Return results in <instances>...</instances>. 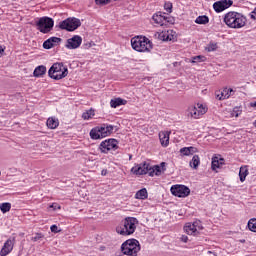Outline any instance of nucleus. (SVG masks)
<instances>
[{"label": "nucleus", "instance_id": "1", "mask_svg": "<svg viewBox=\"0 0 256 256\" xmlns=\"http://www.w3.org/2000/svg\"><path fill=\"white\" fill-rule=\"evenodd\" d=\"M138 223L139 220H137V218L127 217L116 227V233H118V235H123V237L133 235L137 229Z\"/></svg>", "mask_w": 256, "mask_h": 256}, {"label": "nucleus", "instance_id": "2", "mask_svg": "<svg viewBox=\"0 0 256 256\" xmlns=\"http://www.w3.org/2000/svg\"><path fill=\"white\" fill-rule=\"evenodd\" d=\"M224 22L231 29H241L245 27L247 18L239 12H228L224 17Z\"/></svg>", "mask_w": 256, "mask_h": 256}, {"label": "nucleus", "instance_id": "3", "mask_svg": "<svg viewBox=\"0 0 256 256\" xmlns=\"http://www.w3.org/2000/svg\"><path fill=\"white\" fill-rule=\"evenodd\" d=\"M132 49L138 53H149L153 49L151 41L145 36H136L131 39Z\"/></svg>", "mask_w": 256, "mask_h": 256}, {"label": "nucleus", "instance_id": "4", "mask_svg": "<svg viewBox=\"0 0 256 256\" xmlns=\"http://www.w3.org/2000/svg\"><path fill=\"white\" fill-rule=\"evenodd\" d=\"M48 75L51 79L60 81V79H65L69 75V69L63 63L56 62L48 70Z\"/></svg>", "mask_w": 256, "mask_h": 256}, {"label": "nucleus", "instance_id": "5", "mask_svg": "<svg viewBox=\"0 0 256 256\" xmlns=\"http://www.w3.org/2000/svg\"><path fill=\"white\" fill-rule=\"evenodd\" d=\"M114 129H115V126L113 125L102 124L101 126H97L91 129L90 137L91 139H94V140L103 139L105 137H109V135L113 133Z\"/></svg>", "mask_w": 256, "mask_h": 256}, {"label": "nucleus", "instance_id": "6", "mask_svg": "<svg viewBox=\"0 0 256 256\" xmlns=\"http://www.w3.org/2000/svg\"><path fill=\"white\" fill-rule=\"evenodd\" d=\"M141 251V244L137 239H128L121 245V252L126 256H137Z\"/></svg>", "mask_w": 256, "mask_h": 256}, {"label": "nucleus", "instance_id": "7", "mask_svg": "<svg viewBox=\"0 0 256 256\" xmlns=\"http://www.w3.org/2000/svg\"><path fill=\"white\" fill-rule=\"evenodd\" d=\"M54 25L55 21L53 20V18L47 16L39 18V20L36 22V27L38 31L44 34L51 33Z\"/></svg>", "mask_w": 256, "mask_h": 256}, {"label": "nucleus", "instance_id": "8", "mask_svg": "<svg viewBox=\"0 0 256 256\" xmlns=\"http://www.w3.org/2000/svg\"><path fill=\"white\" fill-rule=\"evenodd\" d=\"M81 25V20L79 18H67L63 21H61L58 25L59 29H62V31H76V29H79V26Z\"/></svg>", "mask_w": 256, "mask_h": 256}, {"label": "nucleus", "instance_id": "9", "mask_svg": "<svg viewBox=\"0 0 256 256\" xmlns=\"http://www.w3.org/2000/svg\"><path fill=\"white\" fill-rule=\"evenodd\" d=\"M119 142L116 139L104 140L100 143L99 149L101 153H109V151H117Z\"/></svg>", "mask_w": 256, "mask_h": 256}, {"label": "nucleus", "instance_id": "10", "mask_svg": "<svg viewBox=\"0 0 256 256\" xmlns=\"http://www.w3.org/2000/svg\"><path fill=\"white\" fill-rule=\"evenodd\" d=\"M170 191L175 197H189L191 194V190L185 185H173Z\"/></svg>", "mask_w": 256, "mask_h": 256}, {"label": "nucleus", "instance_id": "11", "mask_svg": "<svg viewBox=\"0 0 256 256\" xmlns=\"http://www.w3.org/2000/svg\"><path fill=\"white\" fill-rule=\"evenodd\" d=\"M83 43V38L79 35H74L72 38L66 41V49H79Z\"/></svg>", "mask_w": 256, "mask_h": 256}, {"label": "nucleus", "instance_id": "12", "mask_svg": "<svg viewBox=\"0 0 256 256\" xmlns=\"http://www.w3.org/2000/svg\"><path fill=\"white\" fill-rule=\"evenodd\" d=\"M149 169H151V164L144 162L133 167L131 171L134 173V175H147V173L149 175Z\"/></svg>", "mask_w": 256, "mask_h": 256}, {"label": "nucleus", "instance_id": "13", "mask_svg": "<svg viewBox=\"0 0 256 256\" xmlns=\"http://www.w3.org/2000/svg\"><path fill=\"white\" fill-rule=\"evenodd\" d=\"M233 5V0H220L213 4V9L216 13H221L225 11V9H229Z\"/></svg>", "mask_w": 256, "mask_h": 256}, {"label": "nucleus", "instance_id": "14", "mask_svg": "<svg viewBox=\"0 0 256 256\" xmlns=\"http://www.w3.org/2000/svg\"><path fill=\"white\" fill-rule=\"evenodd\" d=\"M15 246V238H9L3 245L0 255L1 256H7L11 251H13V247Z\"/></svg>", "mask_w": 256, "mask_h": 256}, {"label": "nucleus", "instance_id": "15", "mask_svg": "<svg viewBox=\"0 0 256 256\" xmlns=\"http://www.w3.org/2000/svg\"><path fill=\"white\" fill-rule=\"evenodd\" d=\"M165 165H166V163L162 162L160 164V166L159 165H155L153 167L150 166L149 176L154 177L156 175L157 177H159V175H162V173H165V171H166Z\"/></svg>", "mask_w": 256, "mask_h": 256}, {"label": "nucleus", "instance_id": "16", "mask_svg": "<svg viewBox=\"0 0 256 256\" xmlns=\"http://www.w3.org/2000/svg\"><path fill=\"white\" fill-rule=\"evenodd\" d=\"M233 93H235V91H233V89L225 88V89H223V91L216 94V99H219V101L229 99L231 97V95H233Z\"/></svg>", "mask_w": 256, "mask_h": 256}, {"label": "nucleus", "instance_id": "17", "mask_svg": "<svg viewBox=\"0 0 256 256\" xmlns=\"http://www.w3.org/2000/svg\"><path fill=\"white\" fill-rule=\"evenodd\" d=\"M152 19L156 25L163 26L165 23H169V20H167V17L161 15V12H158L152 16Z\"/></svg>", "mask_w": 256, "mask_h": 256}, {"label": "nucleus", "instance_id": "18", "mask_svg": "<svg viewBox=\"0 0 256 256\" xmlns=\"http://www.w3.org/2000/svg\"><path fill=\"white\" fill-rule=\"evenodd\" d=\"M169 135H171V132H169V131H162L159 133V140H160L162 147H168Z\"/></svg>", "mask_w": 256, "mask_h": 256}, {"label": "nucleus", "instance_id": "19", "mask_svg": "<svg viewBox=\"0 0 256 256\" xmlns=\"http://www.w3.org/2000/svg\"><path fill=\"white\" fill-rule=\"evenodd\" d=\"M121 105H127V100L119 97L110 100V107H112V109H117V107H121Z\"/></svg>", "mask_w": 256, "mask_h": 256}, {"label": "nucleus", "instance_id": "20", "mask_svg": "<svg viewBox=\"0 0 256 256\" xmlns=\"http://www.w3.org/2000/svg\"><path fill=\"white\" fill-rule=\"evenodd\" d=\"M184 231L187 233V235H193L194 237L199 235V231H197V228L193 226L192 223H186L184 226Z\"/></svg>", "mask_w": 256, "mask_h": 256}, {"label": "nucleus", "instance_id": "21", "mask_svg": "<svg viewBox=\"0 0 256 256\" xmlns=\"http://www.w3.org/2000/svg\"><path fill=\"white\" fill-rule=\"evenodd\" d=\"M181 155H184L186 157H189V155H193L194 153H197V148L190 146V147H184L180 149Z\"/></svg>", "mask_w": 256, "mask_h": 256}, {"label": "nucleus", "instance_id": "22", "mask_svg": "<svg viewBox=\"0 0 256 256\" xmlns=\"http://www.w3.org/2000/svg\"><path fill=\"white\" fill-rule=\"evenodd\" d=\"M45 73H47V67H45L44 65H40L34 69L33 75L35 77H43Z\"/></svg>", "mask_w": 256, "mask_h": 256}, {"label": "nucleus", "instance_id": "23", "mask_svg": "<svg viewBox=\"0 0 256 256\" xmlns=\"http://www.w3.org/2000/svg\"><path fill=\"white\" fill-rule=\"evenodd\" d=\"M188 116L192 117L193 119H199V117H201L196 106H190L188 108Z\"/></svg>", "mask_w": 256, "mask_h": 256}, {"label": "nucleus", "instance_id": "24", "mask_svg": "<svg viewBox=\"0 0 256 256\" xmlns=\"http://www.w3.org/2000/svg\"><path fill=\"white\" fill-rule=\"evenodd\" d=\"M149 197V193L147 192V188H142L139 191L136 192L135 194V199H141L145 200Z\"/></svg>", "mask_w": 256, "mask_h": 256}, {"label": "nucleus", "instance_id": "25", "mask_svg": "<svg viewBox=\"0 0 256 256\" xmlns=\"http://www.w3.org/2000/svg\"><path fill=\"white\" fill-rule=\"evenodd\" d=\"M47 127L48 129H57L59 127V120L53 117L48 118Z\"/></svg>", "mask_w": 256, "mask_h": 256}, {"label": "nucleus", "instance_id": "26", "mask_svg": "<svg viewBox=\"0 0 256 256\" xmlns=\"http://www.w3.org/2000/svg\"><path fill=\"white\" fill-rule=\"evenodd\" d=\"M199 165H201V159L199 158V155H194L190 161V167H192V169H197Z\"/></svg>", "mask_w": 256, "mask_h": 256}, {"label": "nucleus", "instance_id": "27", "mask_svg": "<svg viewBox=\"0 0 256 256\" xmlns=\"http://www.w3.org/2000/svg\"><path fill=\"white\" fill-rule=\"evenodd\" d=\"M93 117H95V110L93 109H89L82 114V119L85 121H89V119H93Z\"/></svg>", "mask_w": 256, "mask_h": 256}, {"label": "nucleus", "instance_id": "28", "mask_svg": "<svg viewBox=\"0 0 256 256\" xmlns=\"http://www.w3.org/2000/svg\"><path fill=\"white\" fill-rule=\"evenodd\" d=\"M195 23H197V25H207V23H209V17L206 15L198 16L195 20Z\"/></svg>", "mask_w": 256, "mask_h": 256}, {"label": "nucleus", "instance_id": "29", "mask_svg": "<svg viewBox=\"0 0 256 256\" xmlns=\"http://www.w3.org/2000/svg\"><path fill=\"white\" fill-rule=\"evenodd\" d=\"M247 175H249V170H247L245 167H241L239 171V177H240L241 183L245 181V179L247 178Z\"/></svg>", "mask_w": 256, "mask_h": 256}, {"label": "nucleus", "instance_id": "30", "mask_svg": "<svg viewBox=\"0 0 256 256\" xmlns=\"http://www.w3.org/2000/svg\"><path fill=\"white\" fill-rule=\"evenodd\" d=\"M0 211L3 213H9L11 211V203L4 202L0 204Z\"/></svg>", "mask_w": 256, "mask_h": 256}, {"label": "nucleus", "instance_id": "31", "mask_svg": "<svg viewBox=\"0 0 256 256\" xmlns=\"http://www.w3.org/2000/svg\"><path fill=\"white\" fill-rule=\"evenodd\" d=\"M221 166L219 164V157L214 156L212 158V165H211V169L212 171H217V169H219Z\"/></svg>", "mask_w": 256, "mask_h": 256}, {"label": "nucleus", "instance_id": "32", "mask_svg": "<svg viewBox=\"0 0 256 256\" xmlns=\"http://www.w3.org/2000/svg\"><path fill=\"white\" fill-rule=\"evenodd\" d=\"M248 229L253 233H256V218H252L248 221Z\"/></svg>", "mask_w": 256, "mask_h": 256}, {"label": "nucleus", "instance_id": "33", "mask_svg": "<svg viewBox=\"0 0 256 256\" xmlns=\"http://www.w3.org/2000/svg\"><path fill=\"white\" fill-rule=\"evenodd\" d=\"M204 61H207V57L203 55H198L192 58V63H204Z\"/></svg>", "mask_w": 256, "mask_h": 256}, {"label": "nucleus", "instance_id": "34", "mask_svg": "<svg viewBox=\"0 0 256 256\" xmlns=\"http://www.w3.org/2000/svg\"><path fill=\"white\" fill-rule=\"evenodd\" d=\"M159 39L161 41H171V37H169V31L167 32H161L159 35H158Z\"/></svg>", "mask_w": 256, "mask_h": 256}, {"label": "nucleus", "instance_id": "35", "mask_svg": "<svg viewBox=\"0 0 256 256\" xmlns=\"http://www.w3.org/2000/svg\"><path fill=\"white\" fill-rule=\"evenodd\" d=\"M196 108L198 109L199 115H205L207 113V107H205L203 104H197Z\"/></svg>", "mask_w": 256, "mask_h": 256}, {"label": "nucleus", "instance_id": "36", "mask_svg": "<svg viewBox=\"0 0 256 256\" xmlns=\"http://www.w3.org/2000/svg\"><path fill=\"white\" fill-rule=\"evenodd\" d=\"M206 51H208V53H211V51H217V43L210 42L206 47Z\"/></svg>", "mask_w": 256, "mask_h": 256}, {"label": "nucleus", "instance_id": "37", "mask_svg": "<svg viewBox=\"0 0 256 256\" xmlns=\"http://www.w3.org/2000/svg\"><path fill=\"white\" fill-rule=\"evenodd\" d=\"M50 40V42L52 43V45L55 47L57 45H59V43H61L63 40L59 37H50L48 38Z\"/></svg>", "mask_w": 256, "mask_h": 256}, {"label": "nucleus", "instance_id": "38", "mask_svg": "<svg viewBox=\"0 0 256 256\" xmlns=\"http://www.w3.org/2000/svg\"><path fill=\"white\" fill-rule=\"evenodd\" d=\"M44 238H45V235H43L42 233H36L35 236L31 238V241L37 242V241H41Z\"/></svg>", "mask_w": 256, "mask_h": 256}, {"label": "nucleus", "instance_id": "39", "mask_svg": "<svg viewBox=\"0 0 256 256\" xmlns=\"http://www.w3.org/2000/svg\"><path fill=\"white\" fill-rule=\"evenodd\" d=\"M53 47L54 46H53L50 39H47V40L44 41V43H43V48L44 49H53Z\"/></svg>", "mask_w": 256, "mask_h": 256}, {"label": "nucleus", "instance_id": "40", "mask_svg": "<svg viewBox=\"0 0 256 256\" xmlns=\"http://www.w3.org/2000/svg\"><path fill=\"white\" fill-rule=\"evenodd\" d=\"M164 9L167 13H171L173 11V4L171 2H166L164 4Z\"/></svg>", "mask_w": 256, "mask_h": 256}, {"label": "nucleus", "instance_id": "41", "mask_svg": "<svg viewBox=\"0 0 256 256\" xmlns=\"http://www.w3.org/2000/svg\"><path fill=\"white\" fill-rule=\"evenodd\" d=\"M192 225L194 226V229H197V231H202L203 226L201 225V221L196 220L195 222L192 223Z\"/></svg>", "mask_w": 256, "mask_h": 256}, {"label": "nucleus", "instance_id": "42", "mask_svg": "<svg viewBox=\"0 0 256 256\" xmlns=\"http://www.w3.org/2000/svg\"><path fill=\"white\" fill-rule=\"evenodd\" d=\"M96 5H108L111 3V0H95Z\"/></svg>", "mask_w": 256, "mask_h": 256}, {"label": "nucleus", "instance_id": "43", "mask_svg": "<svg viewBox=\"0 0 256 256\" xmlns=\"http://www.w3.org/2000/svg\"><path fill=\"white\" fill-rule=\"evenodd\" d=\"M241 114V110L237 107H235L232 111V117H239Z\"/></svg>", "mask_w": 256, "mask_h": 256}, {"label": "nucleus", "instance_id": "44", "mask_svg": "<svg viewBox=\"0 0 256 256\" xmlns=\"http://www.w3.org/2000/svg\"><path fill=\"white\" fill-rule=\"evenodd\" d=\"M50 230L52 233H59V231H61V230H59V227H57V225H52L50 227Z\"/></svg>", "mask_w": 256, "mask_h": 256}, {"label": "nucleus", "instance_id": "45", "mask_svg": "<svg viewBox=\"0 0 256 256\" xmlns=\"http://www.w3.org/2000/svg\"><path fill=\"white\" fill-rule=\"evenodd\" d=\"M50 209H53L54 211H57V209H61V206L57 203H53L52 205L49 206Z\"/></svg>", "mask_w": 256, "mask_h": 256}, {"label": "nucleus", "instance_id": "46", "mask_svg": "<svg viewBox=\"0 0 256 256\" xmlns=\"http://www.w3.org/2000/svg\"><path fill=\"white\" fill-rule=\"evenodd\" d=\"M250 17L251 19L256 20V6H255V9L250 13Z\"/></svg>", "mask_w": 256, "mask_h": 256}, {"label": "nucleus", "instance_id": "47", "mask_svg": "<svg viewBox=\"0 0 256 256\" xmlns=\"http://www.w3.org/2000/svg\"><path fill=\"white\" fill-rule=\"evenodd\" d=\"M180 239H181V241H182L183 243H187V241H189V237H187V236H185V235H182Z\"/></svg>", "mask_w": 256, "mask_h": 256}, {"label": "nucleus", "instance_id": "48", "mask_svg": "<svg viewBox=\"0 0 256 256\" xmlns=\"http://www.w3.org/2000/svg\"><path fill=\"white\" fill-rule=\"evenodd\" d=\"M218 161H219L220 167H221L222 165H225V159H223V158H218Z\"/></svg>", "mask_w": 256, "mask_h": 256}, {"label": "nucleus", "instance_id": "49", "mask_svg": "<svg viewBox=\"0 0 256 256\" xmlns=\"http://www.w3.org/2000/svg\"><path fill=\"white\" fill-rule=\"evenodd\" d=\"M250 107H256V101L250 103Z\"/></svg>", "mask_w": 256, "mask_h": 256}, {"label": "nucleus", "instance_id": "50", "mask_svg": "<svg viewBox=\"0 0 256 256\" xmlns=\"http://www.w3.org/2000/svg\"><path fill=\"white\" fill-rule=\"evenodd\" d=\"M208 254H209V255L217 256V254H215V253H214V252H212V251H208Z\"/></svg>", "mask_w": 256, "mask_h": 256}, {"label": "nucleus", "instance_id": "51", "mask_svg": "<svg viewBox=\"0 0 256 256\" xmlns=\"http://www.w3.org/2000/svg\"><path fill=\"white\" fill-rule=\"evenodd\" d=\"M102 175H107V170H102Z\"/></svg>", "mask_w": 256, "mask_h": 256}, {"label": "nucleus", "instance_id": "52", "mask_svg": "<svg viewBox=\"0 0 256 256\" xmlns=\"http://www.w3.org/2000/svg\"><path fill=\"white\" fill-rule=\"evenodd\" d=\"M0 53H3V48H1V46H0Z\"/></svg>", "mask_w": 256, "mask_h": 256}, {"label": "nucleus", "instance_id": "53", "mask_svg": "<svg viewBox=\"0 0 256 256\" xmlns=\"http://www.w3.org/2000/svg\"><path fill=\"white\" fill-rule=\"evenodd\" d=\"M241 243H245V240H241Z\"/></svg>", "mask_w": 256, "mask_h": 256}, {"label": "nucleus", "instance_id": "54", "mask_svg": "<svg viewBox=\"0 0 256 256\" xmlns=\"http://www.w3.org/2000/svg\"><path fill=\"white\" fill-rule=\"evenodd\" d=\"M255 127H256V120H255Z\"/></svg>", "mask_w": 256, "mask_h": 256}]
</instances>
